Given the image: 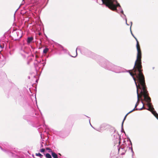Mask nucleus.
Listing matches in <instances>:
<instances>
[{"label":"nucleus","mask_w":158,"mask_h":158,"mask_svg":"<svg viewBox=\"0 0 158 158\" xmlns=\"http://www.w3.org/2000/svg\"><path fill=\"white\" fill-rule=\"evenodd\" d=\"M141 58H139L137 61H135L134 66L133 67V72L135 77L132 73L129 71L130 75L132 77L136 87L141 90V88H144V89H146L144 77L142 73V65L141 64Z\"/></svg>","instance_id":"f257e3e1"},{"label":"nucleus","mask_w":158,"mask_h":158,"mask_svg":"<svg viewBox=\"0 0 158 158\" xmlns=\"http://www.w3.org/2000/svg\"><path fill=\"white\" fill-rule=\"evenodd\" d=\"M98 57L97 62L105 69L118 73L123 72L120 67L112 64L102 57L98 56Z\"/></svg>","instance_id":"f03ea898"},{"label":"nucleus","mask_w":158,"mask_h":158,"mask_svg":"<svg viewBox=\"0 0 158 158\" xmlns=\"http://www.w3.org/2000/svg\"><path fill=\"white\" fill-rule=\"evenodd\" d=\"M141 90L140 91V94L141 96L143 97L144 101L145 102L146 105L148 107V108H145L144 107L143 109H146L151 111L152 113L154 115V114L157 116H158V114L154 110L153 106L151 103V98L148 95V91L146 89H144V88H141Z\"/></svg>","instance_id":"7ed1b4c3"},{"label":"nucleus","mask_w":158,"mask_h":158,"mask_svg":"<svg viewBox=\"0 0 158 158\" xmlns=\"http://www.w3.org/2000/svg\"><path fill=\"white\" fill-rule=\"evenodd\" d=\"M77 50L80 51V52L82 54L85 55L88 57L93 58V56L95 55L94 53L88 50L86 48L78 46L76 49V56H72V57H75L77 56Z\"/></svg>","instance_id":"20e7f679"},{"label":"nucleus","mask_w":158,"mask_h":158,"mask_svg":"<svg viewBox=\"0 0 158 158\" xmlns=\"http://www.w3.org/2000/svg\"><path fill=\"white\" fill-rule=\"evenodd\" d=\"M0 148L5 153L7 154L10 157H14L15 158H18L19 157L18 153H16V154L14 153L13 151L10 150L7 148L3 149L0 146Z\"/></svg>","instance_id":"39448f33"},{"label":"nucleus","mask_w":158,"mask_h":158,"mask_svg":"<svg viewBox=\"0 0 158 158\" xmlns=\"http://www.w3.org/2000/svg\"><path fill=\"white\" fill-rule=\"evenodd\" d=\"M133 37L135 38L137 42L136 48L137 50V53L136 61H137L138 60L139 58H141V53L139 42L137 38L134 35L133 36Z\"/></svg>","instance_id":"423d86ee"},{"label":"nucleus","mask_w":158,"mask_h":158,"mask_svg":"<svg viewBox=\"0 0 158 158\" xmlns=\"http://www.w3.org/2000/svg\"><path fill=\"white\" fill-rule=\"evenodd\" d=\"M113 140L114 144H118L117 146L118 147L120 145V136L118 134L115 133L114 135Z\"/></svg>","instance_id":"0eeeda50"},{"label":"nucleus","mask_w":158,"mask_h":158,"mask_svg":"<svg viewBox=\"0 0 158 158\" xmlns=\"http://www.w3.org/2000/svg\"><path fill=\"white\" fill-rule=\"evenodd\" d=\"M138 89H139L138 88H137V101L136 103L135 104V107L134 108V109H135V110H143V108H144V104L143 101H142L141 102L143 104V106L141 108H140V109L136 108V107H137V106L139 105V94L138 93Z\"/></svg>","instance_id":"6e6552de"},{"label":"nucleus","mask_w":158,"mask_h":158,"mask_svg":"<svg viewBox=\"0 0 158 158\" xmlns=\"http://www.w3.org/2000/svg\"><path fill=\"white\" fill-rule=\"evenodd\" d=\"M135 109H134L133 110H131V111H130L128 113H127L126 115L125 116L124 118V119L123 120V121L122 123V126H121V128H122V130H121V131L122 132H124V133H125V131H124V130H123V123H124V121L125 120L126 118V117L130 113L132 112H133V111H134L135 110Z\"/></svg>","instance_id":"1a4fd4ad"},{"label":"nucleus","mask_w":158,"mask_h":158,"mask_svg":"<svg viewBox=\"0 0 158 158\" xmlns=\"http://www.w3.org/2000/svg\"><path fill=\"white\" fill-rule=\"evenodd\" d=\"M127 147H124V145H122L121 146L120 148H118V151L119 152V151L122 150V152L121 153L122 155H123L125 154V152L126 151Z\"/></svg>","instance_id":"9d476101"},{"label":"nucleus","mask_w":158,"mask_h":158,"mask_svg":"<svg viewBox=\"0 0 158 158\" xmlns=\"http://www.w3.org/2000/svg\"><path fill=\"white\" fill-rule=\"evenodd\" d=\"M15 36H17L18 39L20 38L22 36V31L20 30L17 31L15 34Z\"/></svg>","instance_id":"9b49d317"},{"label":"nucleus","mask_w":158,"mask_h":158,"mask_svg":"<svg viewBox=\"0 0 158 158\" xmlns=\"http://www.w3.org/2000/svg\"><path fill=\"white\" fill-rule=\"evenodd\" d=\"M19 53L23 58H25L27 54V52L23 49L20 50Z\"/></svg>","instance_id":"f8f14e48"},{"label":"nucleus","mask_w":158,"mask_h":158,"mask_svg":"<svg viewBox=\"0 0 158 158\" xmlns=\"http://www.w3.org/2000/svg\"><path fill=\"white\" fill-rule=\"evenodd\" d=\"M41 64V63L40 61H37L36 60H35V62L34 63V66L36 69H37V67L40 68V65Z\"/></svg>","instance_id":"ddd939ff"},{"label":"nucleus","mask_w":158,"mask_h":158,"mask_svg":"<svg viewBox=\"0 0 158 158\" xmlns=\"http://www.w3.org/2000/svg\"><path fill=\"white\" fill-rule=\"evenodd\" d=\"M33 40V38L32 37L27 38V42L28 43H30L32 42Z\"/></svg>","instance_id":"4468645a"},{"label":"nucleus","mask_w":158,"mask_h":158,"mask_svg":"<svg viewBox=\"0 0 158 158\" xmlns=\"http://www.w3.org/2000/svg\"><path fill=\"white\" fill-rule=\"evenodd\" d=\"M52 155L54 158H58V156L56 153L54 152H52Z\"/></svg>","instance_id":"2eb2a0df"},{"label":"nucleus","mask_w":158,"mask_h":158,"mask_svg":"<svg viewBox=\"0 0 158 158\" xmlns=\"http://www.w3.org/2000/svg\"><path fill=\"white\" fill-rule=\"evenodd\" d=\"M129 140L130 141V144H131V147H129V149H131V151L132 152V153H133V154H134V152L133 151V149H132V143L131 142V141L130 140V139L129 138Z\"/></svg>","instance_id":"dca6fc26"},{"label":"nucleus","mask_w":158,"mask_h":158,"mask_svg":"<svg viewBox=\"0 0 158 158\" xmlns=\"http://www.w3.org/2000/svg\"><path fill=\"white\" fill-rule=\"evenodd\" d=\"M45 156L47 158H52L51 156L48 153L45 154Z\"/></svg>","instance_id":"f3484780"},{"label":"nucleus","mask_w":158,"mask_h":158,"mask_svg":"<svg viewBox=\"0 0 158 158\" xmlns=\"http://www.w3.org/2000/svg\"><path fill=\"white\" fill-rule=\"evenodd\" d=\"M35 155L39 156L40 158H43L42 157L43 156L40 153H36Z\"/></svg>","instance_id":"a211bd4d"},{"label":"nucleus","mask_w":158,"mask_h":158,"mask_svg":"<svg viewBox=\"0 0 158 158\" xmlns=\"http://www.w3.org/2000/svg\"><path fill=\"white\" fill-rule=\"evenodd\" d=\"M46 59H42V61L43 62L42 64H43V66H45V65L46 63Z\"/></svg>","instance_id":"6ab92c4d"},{"label":"nucleus","mask_w":158,"mask_h":158,"mask_svg":"<svg viewBox=\"0 0 158 158\" xmlns=\"http://www.w3.org/2000/svg\"><path fill=\"white\" fill-rule=\"evenodd\" d=\"M48 49L47 48H45L43 50V52L44 53H46L48 51Z\"/></svg>","instance_id":"aec40b11"},{"label":"nucleus","mask_w":158,"mask_h":158,"mask_svg":"<svg viewBox=\"0 0 158 158\" xmlns=\"http://www.w3.org/2000/svg\"><path fill=\"white\" fill-rule=\"evenodd\" d=\"M46 150L48 151L49 152H51V153H52V150L50 148H46Z\"/></svg>","instance_id":"412c9836"},{"label":"nucleus","mask_w":158,"mask_h":158,"mask_svg":"<svg viewBox=\"0 0 158 158\" xmlns=\"http://www.w3.org/2000/svg\"><path fill=\"white\" fill-rule=\"evenodd\" d=\"M131 26L130 27V31H131V34L133 36H134V35H133V34L132 33V32L131 31V27L132 26V22H131Z\"/></svg>","instance_id":"4be33fe9"},{"label":"nucleus","mask_w":158,"mask_h":158,"mask_svg":"<svg viewBox=\"0 0 158 158\" xmlns=\"http://www.w3.org/2000/svg\"><path fill=\"white\" fill-rule=\"evenodd\" d=\"M45 150L44 149L42 148V149H40V151L41 152H44Z\"/></svg>","instance_id":"5701e85b"},{"label":"nucleus","mask_w":158,"mask_h":158,"mask_svg":"<svg viewBox=\"0 0 158 158\" xmlns=\"http://www.w3.org/2000/svg\"><path fill=\"white\" fill-rule=\"evenodd\" d=\"M154 115L157 118V119L158 120V116H157L156 115H155V114H154Z\"/></svg>","instance_id":"b1692460"},{"label":"nucleus","mask_w":158,"mask_h":158,"mask_svg":"<svg viewBox=\"0 0 158 158\" xmlns=\"http://www.w3.org/2000/svg\"><path fill=\"white\" fill-rule=\"evenodd\" d=\"M89 123H90V124L91 126L92 127H93L91 125V124L90 123V119H89Z\"/></svg>","instance_id":"393cba45"},{"label":"nucleus","mask_w":158,"mask_h":158,"mask_svg":"<svg viewBox=\"0 0 158 158\" xmlns=\"http://www.w3.org/2000/svg\"><path fill=\"white\" fill-rule=\"evenodd\" d=\"M43 147V145H42V144H41V147Z\"/></svg>","instance_id":"a878e982"},{"label":"nucleus","mask_w":158,"mask_h":158,"mask_svg":"<svg viewBox=\"0 0 158 158\" xmlns=\"http://www.w3.org/2000/svg\"><path fill=\"white\" fill-rule=\"evenodd\" d=\"M27 64H29V62H27Z\"/></svg>","instance_id":"bb28decb"},{"label":"nucleus","mask_w":158,"mask_h":158,"mask_svg":"<svg viewBox=\"0 0 158 158\" xmlns=\"http://www.w3.org/2000/svg\"><path fill=\"white\" fill-rule=\"evenodd\" d=\"M28 78H29V79H30V77H28Z\"/></svg>","instance_id":"cd10ccee"},{"label":"nucleus","mask_w":158,"mask_h":158,"mask_svg":"<svg viewBox=\"0 0 158 158\" xmlns=\"http://www.w3.org/2000/svg\"><path fill=\"white\" fill-rule=\"evenodd\" d=\"M59 154L60 155H61L60 154V153H59Z\"/></svg>","instance_id":"c85d7f7f"},{"label":"nucleus","mask_w":158,"mask_h":158,"mask_svg":"<svg viewBox=\"0 0 158 158\" xmlns=\"http://www.w3.org/2000/svg\"><path fill=\"white\" fill-rule=\"evenodd\" d=\"M154 67H153V69H154Z\"/></svg>","instance_id":"c756f323"},{"label":"nucleus","mask_w":158,"mask_h":158,"mask_svg":"<svg viewBox=\"0 0 158 158\" xmlns=\"http://www.w3.org/2000/svg\"><path fill=\"white\" fill-rule=\"evenodd\" d=\"M10 54H11L10 53Z\"/></svg>","instance_id":"7c9ffc66"}]
</instances>
